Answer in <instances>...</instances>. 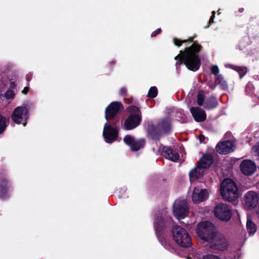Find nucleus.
I'll return each instance as SVG.
<instances>
[{"label":"nucleus","instance_id":"1","mask_svg":"<svg viewBox=\"0 0 259 259\" xmlns=\"http://www.w3.org/2000/svg\"><path fill=\"white\" fill-rule=\"evenodd\" d=\"M217 228H196V233L201 240L211 243L210 247L219 251H224L229 243L224 236L218 233Z\"/></svg>","mask_w":259,"mask_h":259},{"label":"nucleus","instance_id":"2","mask_svg":"<svg viewBox=\"0 0 259 259\" xmlns=\"http://www.w3.org/2000/svg\"><path fill=\"white\" fill-rule=\"evenodd\" d=\"M201 48L200 45L193 43L190 47L185 48L183 52L181 51L180 54L175 58L176 60L179 59L176 64L177 68L183 62L188 69L193 71H197L201 65L200 59L197 55Z\"/></svg>","mask_w":259,"mask_h":259},{"label":"nucleus","instance_id":"3","mask_svg":"<svg viewBox=\"0 0 259 259\" xmlns=\"http://www.w3.org/2000/svg\"><path fill=\"white\" fill-rule=\"evenodd\" d=\"M221 194L224 199L229 201L235 200L240 195L237 186L230 179H226L222 182Z\"/></svg>","mask_w":259,"mask_h":259},{"label":"nucleus","instance_id":"4","mask_svg":"<svg viewBox=\"0 0 259 259\" xmlns=\"http://www.w3.org/2000/svg\"><path fill=\"white\" fill-rule=\"evenodd\" d=\"M171 234L174 240L180 246L188 248L192 245L191 237L184 228H171Z\"/></svg>","mask_w":259,"mask_h":259},{"label":"nucleus","instance_id":"5","mask_svg":"<svg viewBox=\"0 0 259 259\" xmlns=\"http://www.w3.org/2000/svg\"><path fill=\"white\" fill-rule=\"evenodd\" d=\"M131 115L124 122V128L126 130H131L136 127L141 120V112L136 106H131L129 108Z\"/></svg>","mask_w":259,"mask_h":259},{"label":"nucleus","instance_id":"6","mask_svg":"<svg viewBox=\"0 0 259 259\" xmlns=\"http://www.w3.org/2000/svg\"><path fill=\"white\" fill-rule=\"evenodd\" d=\"M174 215L178 219H182L187 217L189 213V206L185 199L176 200L173 205Z\"/></svg>","mask_w":259,"mask_h":259},{"label":"nucleus","instance_id":"7","mask_svg":"<svg viewBox=\"0 0 259 259\" xmlns=\"http://www.w3.org/2000/svg\"><path fill=\"white\" fill-rule=\"evenodd\" d=\"M12 120L16 123L20 124L26 122L28 118V111L26 107L18 106L13 111L11 116ZM26 122L23 123L25 126Z\"/></svg>","mask_w":259,"mask_h":259},{"label":"nucleus","instance_id":"8","mask_svg":"<svg viewBox=\"0 0 259 259\" xmlns=\"http://www.w3.org/2000/svg\"><path fill=\"white\" fill-rule=\"evenodd\" d=\"M118 130L115 125H112L108 121L104 125L103 135L105 141L111 143L117 139Z\"/></svg>","mask_w":259,"mask_h":259},{"label":"nucleus","instance_id":"9","mask_svg":"<svg viewBox=\"0 0 259 259\" xmlns=\"http://www.w3.org/2000/svg\"><path fill=\"white\" fill-rule=\"evenodd\" d=\"M154 225L156 227L172 226L173 224L172 220L171 217L167 215L166 209H163L160 212H157L154 217Z\"/></svg>","mask_w":259,"mask_h":259},{"label":"nucleus","instance_id":"10","mask_svg":"<svg viewBox=\"0 0 259 259\" xmlns=\"http://www.w3.org/2000/svg\"><path fill=\"white\" fill-rule=\"evenodd\" d=\"M214 214L219 219L223 221H228L232 215L230 208L224 203L219 204L215 207Z\"/></svg>","mask_w":259,"mask_h":259},{"label":"nucleus","instance_id":"11","mask_svg":"<svg viewBox=\"0 0 259 259\" xmlns=\"http://www.w3.org/2000/svg\"><path fill=\"white\" fill-rule=\"evenodd\" d=\"M209 193L206 189L195 187L192 194V200L194 203H199L206 201L209 197Z\"/></svg>","mask_w":259,"mask_h":259},{"label":"nucleus","instance_id":"12","mask_svg":"<svg viewBox=\"0 0 259 259\" xmlns=\"http://www.w3.org/2000/svg\"><path fill=\"white\" fill-rule=\"evenodd\" d=\"M170 127V121L168 119H164L160 121L156 127L153 131L151 132V135L153 136V139H156L159 135L167 133Z\"/></svg>","mask_w":259,"mask_h":259},{"label":"nucleus","instance_id":"13","mask_svg":"<svg viewBox=\"0 0 259 259\" xmlns=\"http://www.w3.org/2000/svg\"><path fill=\"white\" fill-rule=\"evenodd\" d=\"M124 142L128 145L132 151H136L144 147L145 141L143 139L136 140L130 135H126L123 139Z\"/></svg>","mask_w":259,"mask_h":259},{"label":"nucleus","instance_id":"14","mask_svg":"<svg viewBox=\"0 0 259 259\" xmlns=\"http://www.w3.org/2000/svg\"><path fill=\"white\" fill-rule=\"evenodd\" d=\"M240 168L244 175L250 176L256 171V166L255 163L250 160H244L240 163Z\"/></svg>","mask_w":259,"mask_h":259},{"label":"nucleus","instance_id":"15","mask_svg":"<svg viewBox=\"0 0 259 259\" xmlns=\"http://www.w3.org/2000/svg\"><path fill=\"white\" fill-rule=\"evenodd\" d=\"M258 201V195L255 192L250 191L245 194V205L247 208H253L257 204Z\"/></svg>","mask_w":259,"mask_h":259},{"label":"nucleus","instance_id":"16","mask_svg":"<svg viewBox=\"0 0 259 259\" xmlns=\"http://www.w3.org/2000/svg\"><path fill=\"white\" fill-rule=\"evenodd\" d=\"M122 105L119 102H115L111 103L106 108L105 111V118L108 120L109 119L113 118L118 112Z\"/></svg>","mask_w":259,"mask_h":259},{"label":"nucleus","instance_id":"17","mask_svg":"<svg viewBox=\"0 0 259 259\" xmlns=\"http://www.w3.org/2000/svg\"><path fill=\"white\" fill-rule=\"evenodd\" d=\"M161 154L166 159L173 162L177 161L179 159V154L177 152L168 147H163L159 149Z\"/></svg>","mask_w":259,"mask_h":259},{"label":"nucleus","instance_id":"18","mask_svg":"<svg viewBox=\"0 0 259 259\" xmlns=\"http://www.w3.org/2000/svg\"><path fill=\"white\" fill-rule=\"evenodd\" d=\"M233 143L230 140L221 142L216 146L217 151L222 154H226L232 152L233 149Z\"/></svg>","mask_w":259,"mask_h":259},{"label":"nucleus","instance_id":"19","mask_svg":"<svg viewBox=\"0 0 259 259\" xmlns=\"http://www.w3.org/2000/svg\"><path fill=\"white\" fill-rule=\"evenodd\" d=\"M190 112L196 121H203L206 118V115L205 111L199 107H191L190 108Z\"/></svg>","mask_w":259,"mask_h":259},{"label":"nucleus","instance_id":"20","mask_svg":"<svg viewBox=\"0 0 259 259\" xmlns=\"http://www.w3.org/2000/svg\"><path fill=\"white\" fill-rule=\"evenodd\" d=\"M169 228H155V232L160 242H165L167 238L171 234V230H168Z\"/></svg>","mask_w":259,"mask_h":259},{"label":"nucleus","instance_id":"21","mask_svg":"<svg viewBox=\"0 0 259 259\" xmlns=\"http://www.w3.org/2000/svg\"><path fill=\"white\" fill-rule=\"evenodd\" d=\"M212 162V157L210 155H205L199 160L198 165L204 170L209 167Z\"/></svg>","mask_w":259,"mask_h":259},{"label":"nucleus","instance_id":"22","mask_svg":"<svg viewBox=\"0 0 259 259\" xmlns=\"http://www.w3.org/2000/svg\"><path fill=\"white\" fill-rule=\"evenodd\" d=\"M9 183L6 178L0 179V197L5 198L8 192Z\"/></svg>","mask_w":259,"mask_h":259},{"label":"nucleus","instance_id":"23","mask_svg":"<svg viewBox=\"0 0 259 259\" xmlns=\"http://www.w3.org/2000/svg\"><path fill=\"white\" fill-rule=\"evenodd\" d=\"M204 172V170L198 165L196 167L192 169L189 172L190 181H192L193 179L201 177L203 175Z\"/></svg>","mask_w":259,"mask_h":259},{"label":"nucleus","instance_id":"24","mask_svg":"<svg viewBox=\"0 0 259 259\" xmlns=\"http://www.w3.org/2000/svg\"><path fill=\"white\" fill-rule=\"evenodd\" d=\"M218 104L216 98L214 97H211L205 101L204 107L206 109H212L216 107Z\"/></svg>","mask_w":259,"mask_h":259},{"label":"nucleus","instance_id":"25","mask_svg":"<svg viewBox=\"0 0 259 259\" xmlns=\"http://www.w3.org/2000/svg\"><path fill=\"white\" fill-rule=\"evenodd\" d=\"M257 228H246V230L242 228L241 232V235L242 237H243V239L244 240H246L247 239L246 237V231H247L248 235V236L249 237L250 236L253 235L257 231Z\"/></svg>","mask_w":259,"mask_h":259},{"label":"nucleus","instance_id":"26","mask_svg":"<svg viewBox=\"0 0 259 259\" xmlns=\"http://www.w3.org/2000/svg\"><path fill=\"white\" fill-rule=\"evenodd\" d=\"M215 83L220 84V87L222 89H226L228 87L227 82L224 79L223 77L221 75H218L215 79Z\"/></svg>","mask_w":259,"mask_h":259},{"label":"nucleus","instance_id":"27","mask_svg":"<svg viewBox=\"0 0 259 259\" xmlns=\"http://www.w3.org/2000/svg\"><path fill=\"white\" fill-rule=\"evenodd\" d=\"M232 68L236 70L239 74L240 75V77L241 78L247 72V68L244 67H239L231 65Z\"/></svg>","mask_w":259,"mask_h":259},{"label":"nucleus","instance_id":"28","mask_svg":"<svg viewBox=\"0 0 259 259\" xmlns=\"http://www.w3.org/2000/svg\"><path fill=\"white\" fill-rule=\"evenodd\" d=\"M255 219L252 215L247 214L246 227H256V225L255 223Z\"/></svg>","mask_w":259,"mask_h":259},{"label":"nucleus","instance_id":"29","mask_svg":"<svg viewBox=\"0 0 259 259\" xmlns=\"http://www.w3.org/2000/svg\"><path fill=\"white\" fill-rule=\"evenodd\" d=\"M7 126V119L5 117L0 115V134L3 133Z\"/></svg>","mask_w":259,"mask_h":259},{"label":"nucleus","instance_id":"30","mask_svg":"<svg viewBox=\"0 0 259 259\" xmlns=\"http://www.w3.org/2000/svg\"><path fill=\"white\" fill-rule=\"evenodd\" d=\"M157 95V89L155 87H151L148 93V96L150 98H155Z\"/></svg>","mask_w":259,"mask_h":259},{"label":"nucleus","instance_id":"31","mask_svg":"<svg viewBox=\"0 0 259 259\" xmlns=\"http://www.w3.org/2000/svg\"><path fill=\"white\" fill-rule=\"evenodd\" d=\"M239 255L236 252H228L225 255V259H238Z\"/></svg>","mask_w":259,"mask_h":259},{"label":"nucleus","instance_id":"32","mask_svg":"<svg viewBox=\"0 0 259 259\" xmlns=\"http://www.w3.org/2000/svg\"><path fill=\"white\" fill-rule=\"evenodd\" d=\"M204 96L201 93H199L197 96V104L200 106H204Z\"/></svg>","mask_w":259,"mask_h":259},{"label":"nucleus","instance_id":"33","mask_svg":"<svg viewBox=\"0 0 259 259\" xmlns=\"http://www.w3.org/2000/svg\"><path fill=\"white\" fill-rule=\"evenodd\" d=\"M197 227H214L213 225L209 221H203L198 224Z\"/></svg>","mask_w":259,"mask_h":259},{"label":"nucleus","instance_id":"34","mask_svg":"<svg viewBox=\"0 0 259 259\" xmlns=\"http://www.w3.org/2000/svg\"><path fill=\"white\" fill-rule=\"evenodd\" d=\"M201 259H221L218 256L212 255V254H207L205 255H203Z\"/></svg>","mask_w":259,"mask_h":259},{"label":"nucleus","instance_id":"35","mask_svg":"<svg viewBox=\"0 0 259 259\" xmlns=\"http://www.w3.org/2000/svg\"><path fill=\"white\" fill-rule=\"evenodd\" d=\"M14 93L12 90L8 91L6 94L5 96L7 99L13 98L14 96Z\"/></svg>","mask_w":259,"mask_h":259},{"label":"nucleus","instance_id":"36","mask_svg":"<svg viewBox=\"0 0 259 259\" xmlns=\"http://www.w3.org/2000/svg\"><path fill=\"white\" fill-rule=\"evenodd\" d=\"M211 73L214 75H217L219 73V69L217 65H213L211 67Z\"/></svg>","mask_w":259,"mask_h":259},{"label":"nucleus","instance_id":"37","mask_svg":"<svg viewBox=\"0 0 259 259\" xmlns=\"http://www.w3.org/2000/svg\"><path fill=\"white\" fill-rule=\"evenodd\" d=\"M253 89V85L251 83H248L246 86V92L247 94H249L251 92L252 90Z\"/></svg>","mask_w":259,"mask_h":259},{"label":"nucleus","instance_id":"38","mask_svg":"<svg viewBox=\"0 0 259 259\" xmlns=\"http://www.w3.org/2000/svg\"><path fill=\"white\" fill-rule=\"evenodd\" d=\"M253 152L259 156V143L252 148Z\"/></svg>","mask_w":259,"mask_h":259},{"label":"nucleus","instance_id":"39","mask_svg":"<svg viewBox=\"0 0 259 259\" xmlns=\"http://www.w3.org/2000/svg\"><path fill=\"white\" fill-rule=\"evenodd\" d=\"M186 41V40H184L183 41H181L177 38L174 39V42L175 45L177 46H180L183 42H185Z\"/></svg>","mask_w":259,"mask_h":259},{"label":"nucleus","instance_id":"40","mask_svg":"<svg viewBox=\"0 0 259 259\" xmlns=\"http://www.w3.org/2000/svg\"><path fill=\"white\" fill-rule=\"evenodd\" d=\"M161 32L160 29H157L155 31L153 32L151 34V36H155L157 34H159Z\"/></svg>","mask_w":259,"mask_h":259},{"label":"nucleus","instance_id":"41","mask_svg":"<svg viewBox=\"0 0 259 259\" xmlns=\"http://www.w3.org/2000/svg\"><path fill=\"white\" fill-rule=\"evenodd\" d=\"M215 14V11H212V16L210 17V20H209V23H213V19H214V17Z\"/></svg>","mask_w":259,"mask_h":259},{"label":"nucleus","instance_id":"42","mask_svg":"<svg viewBox=\"0 0 259 259\" xmlns=\"http://www.w3.org/2000/svg\"><path fill=\"white\" fill-rule=\"evenodd\" d=\"M28 90H29L28 88H27V87H25V88L24 89V90L22 91V93H23V94H27V93H28Z\"/></svg>","mask_w":259,"mask_h":259},{"label":"nucleus","instance_id":"43","mask_svg":"<svg viewBox=\"0 0 259 259\" xmlns=\"http://www.w3.org/2000/svg\"><path fill=\"white\" fill-rule=\"evenodd\" d=\"M199 140L200 141V142H202L204 141V136L202 135L201 136L199 137Z\"/></svg>","mask_w":259,"mask_h":259},{"label":"nucleus","instance_id":"44","mask_svg":"<svg viewBox=\"0 0 259 259\" xmlns=\"http://www.w3.org/2000/svg\"><path fill=\"white\" fill-rule=\"evenodd\" d=\"M121 94H124L126 92V89L124 88H123L120 91Z\"/></svg>","mask_w":259,"mask_h":259},{"label":"nucleus","instance_id":"45","mask_svg":"<svg viewBox=\"0 0 259 259\" xmlns=\"http://www.w3.org/2000/svg\"><path fill=\"white\" fill-rule=\"evenodd\" d=\"M210 87L212 89L214 88V86H213L212 85H210Z\"/></svg>","mask_w":259,"mask_h":259},{"label":"nucleus","instance_id":"46","mask_svg":"<svg viewBox=\"0 0 259 259\" xmlns=\"http://www.w3.org/2000/svg\"><path fill=\"white\" fill-rule=\"evenodd\" d=\"M256 78V79H259V75H256V78Z\"/></svg>","mask_w":259,"mask_h":259},{"label":"nucleus","instance_id":"47","mask_svg":"<svg viewBox=\"0 0 259 259\" xmlns=\"http://www.w3.org/2000/svg\"><path fill=\"white\" fill-rule=\"evenodd\" d=\"M189 39L191 41H193V38H190Z\"/></svg>","mask_w":259,"mask_h":259},{"label":"nucleus","instance_id":"48","mask_svg":"<svg viewBox=\"0 0 259 259\" xmlns=\"http://www.w3.org/2000/svg\"><path fill=\"white\" fill-rule=\"evenodd\" d=\"M27 79L28 80V76H27Z\"/></svg>","mask_w":259,"mask_h":259}]
</instances>
